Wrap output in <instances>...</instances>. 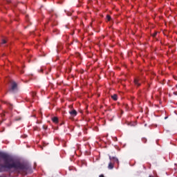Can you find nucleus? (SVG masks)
<instances>
[{
    "instance_id": "aec40b11",
    "label": "nucleus",
    "mask_w": 177,
    "mask_h": 177,
    "mask_svg": "<svg viewBox=\"0 0 177 177\" xmlns=\"http://www.w3.org/2000/svg\"><path fill=\"white\" fill-rule=\"evenodd\" d=\"M10 104V106H12V104Z\"/></svg>"
},
{
    "instance_id": "6ab92c4d",
    "label": "nucleus",
    "mask_w": 177,
    "mask_h": 177,
    "mask_svg": "<svg viewBox=\"0 0 177 177\" xmlns=\"http://www.w3.org/2000/svg\"><path fill=\"white\" fill-rule=\"evenodd\" d=\"M10 110H12V107H10Z\"/></svg>"
},
{
    "instance_id": "dca6fc26",
    "label": "nucleus",
    "mask_w": 177,
    "mask_h": 177,
    "mask_svg": "<svg viewBox=\"0 0 177 177\" xmlns=\"http://www.w3.org/2000/svg\"><path fill=\"white\" fill-rule=\"evenodd\" d=\"M173 93H174V95H176V96H177V91H175Z\"/></svg>"
},
{
    "instance_id": "f257e3e1",
    "label": "nucleus",
    "mask_w": 177,
    "mask_h": 177,
    "mask_svg": "<svg viewBox=\"0 0 177 177\" xmlns=\"http://www.w3.org/2000/svg\"><path fill=\"white\" fill-rule=\"evenodd\" d=\"M0 158H3L5 164H0V172H3L5 169H12L15 171H21L23 175H27V171H30L31 166L28 164L21 163L20 162H15L9 155L0 152Z\"/></svg>"
},
{
    "instance_id": "0eeeda50",
    "label": "nucleus",
    "mask_w": 177,
    "mask_h": 177,
    "mask_svg": "<svg viewBox=\"0 0 177 177\" xmlns=\"http://www.w3.org/2000/svg\"><path fill=\"white\" fill-rule=\"evenodd\" d=\"M111 98L113 99V100H118V95H117V94H113V95H111Z\"/></svg>"
},
{
    "instance_id": "a211bd4d",
    "label": "nucleus",
    "mask_w": 177,
    "mask_h": 177,
    "mask_svg": "<svg viewBox=\"0 0 177 177\" xmlns=\"http://www.w3.org/2000/svg\"><path fill=\"white\" fill-rule=\"evenodd\" d=\"M37 124H39V122H37Z\"/></svg>"
},
{
    "instance_id": "ddd939ff",
    "label": "nucleus",
    "mask_w": 177,
    "mask_h": 177,
    "mask_svg": "<svg viewBox=\"0 0 177 177\" xmlns=\"http://www.w3.org/2000/svg\"><path fill=\"white\" fill-rule=\"evenodd\" d=\"M2 45L6 44V41L5 39H3L1 41Z\"/></svg>"
},
{
    "instance_id": "7ed1b4c3",
    "label": "nucleus",
    "mask_w": 177,
    "mask_h": 177,
    "mask_svg": "<svg viewBox=\"0 0 177 177\" xmlns=\"http://www.w3.org/2000/svg\"><path fill=\"white\" fill-rule=\"evenodd\" d=\"M10 82V88L9 89V91L12 93H15V92H17V83L16 82L12 80Z\"/></svg>"
},
{
    "instance_id": "2eb2a0df",
    "label": "nucleus",
    "mask_w": 177,
    "mask_h": 177,
    "mask_svg": "<svg viewBox=\"0 0 177 177\" xmlns=\"http://www.w3.org/2000/svg\"><path fill=\"white\" fill-rule=\"evenodd\" d=\"M48 128V127H46V125H43V129H46Z\"/></svg>"
},
{
    "instance_id": "f8f14e48",
    "label": "nucleus",
    "mask_w": 177,
    "mask_h": 177,
    "mask_svg": "<svg viewBox=\"0 0 177 177\" xmlns=\"http://www.w3.org/2000/svg\"><path fill=\"white\" fill-rule=\"evenodd\" d=\"M158 32H155L153 34H152V37L154 38L157 36Z\"/></svg>"
},
{
    "instance_id": "f03ea898",
    "label": "nucleus",
    "mask_w": 177,
    "mask_h": 177,
    "mask_svg": "<svg viewBox=\"0 0 177 177\" xmlns=\"http://www.w3.org/2000/svg\"><path fill=\"white\" fill-rule=\"evenodd\" d=\"M109 160H111V162L109 163V165H108L109 169H113V168H114L113 162H116L118 165H120V161L118 160V158L115 157L109 156Z\"/></svg>"
},
{
    "instance_id": "9b49d317",
    "label": "nucleus",
    "mask_w": 177,
    "mask_h": 177,
    "mask_svg": "<svg viewBox=\"0 0 177 177\" xmlns=\"http://www.w3.org/2000/svg\"><path fill=\"white\" fill-rule=\"evenodd\" d=\"M106 19L108 20V21H110V20H111V17L110 15H107Z\"/></svg>"
},
{
    "instance_id": "39448f33",
    "label": "nucleus",
    "mask_w": 177,
    "mask_h": 177,
    "mask_svg": "<svg viewBox=\"0 0 177 177\" xmlns=\"http://www.w3.org/2000/svg\"><path fill=\"white\" fill-rule=\"evenodd\" d=\"M134 84L135 85H136V86H140V82H139V79H134Z\"/></svg>"
},
{
    "instance_id": "423d86ee",
    "label": "nucleus",
    "mask_w": 177,
    "mask_h": 177,
    "mask_svg": "<svg viewBox=\"0 0 177 177\" xmlns=\"http://www.w3.org/2000/svg\"><path fill=\"white\" fill-rule=\"evenodd\" d=\"M52 121L53 122H55V124H57V122H59V118H57V117H53Z\"/></svg>"
},
{
    "instance_id": "4468645a",
    "label": "nucleus",
    "mask_w": 177,
    "mask_h": 177,
    "mask_svg": "<svg viewBox=\"0 0 177 177\" xmlns=\"http://www.w3.org/2000/svg\"><path fill=\"white\" fill-rule=\"evenodd\" d=\"M39 130H40L39 128H38V127H35V131H39Z\"/></svg>"
},
{
    "instance_id": "20e7f679",
    "label": "nucleus",
    "mask_w": 177,
    "mask_h": 177,
    "mask_svg": "<svg viewBox=\"0 0 177 177\" xmlns=\"http://www.w3.org/2000/svg\"><path fill=\"white\" fill-rule=\"evenodd\" d=\"M69 114H71V115H72V117H75L77 115V113L75 109H73V110L69 111Z\"/></svg>"
},
{
    "instance_id": "9d476101",
    "label": "nucleus",
    "mask_w": 177,
    "mask_h": 177,
    "mask_svg": "<svg viewBox=\"0 0 177 177\" xmlns=\"http://www.w3.org/2000/svg\"><path fill=\"white\" fill-rule=\"evenodd\" d=\"M57 48H58V49H63V46L62 45V44H59L57 45Z\"/></svg>"
},
{
    "instance_id": "6e6552de",
    "label": "nucleus",
    "mask_w": 177,
    "mask_h": 177,
    "mask_svg": "<svg viewBox=\"0 0 177 177\" xmlns=\"http://www.w3.org/2000/svg\"><path fill=\"white\" fill-rule=\"evenodd\" d=\"M142 143H147V138H142Z\"/></svg>"
},
{
    "instance_id": "f3484780",
    "label": "nucleus",
    "mask_w": 177,
    "mask_h": 177,
    "mask_svg": "<svg viewBox=\"0 0 177 177\" xmlns=\"http://www.w3.org/2000/svg\"><path fill=\"white\" fill-rule=\"evenodd\" d=\"M40 71L42 73V71H44V69L41 68Z\"/></svg>"
},
{
    "instance_id": "1a4fd4ad",
    "label": "nucleus",
    "mask_w": 177,
    "mask_h": 177,
    "mask_svg": "<svg viewBox=\"0 0 177 177\" xmlns=\"http://www.w3.org/2000/svg\"><path fill=\"white\" fill-rule=\"evenodd\" d=\"M31 95H32V97L33 99H34V97H35V96H37V93L32 91V92L31 93Z\"/></svg>"
}]
</instances>
